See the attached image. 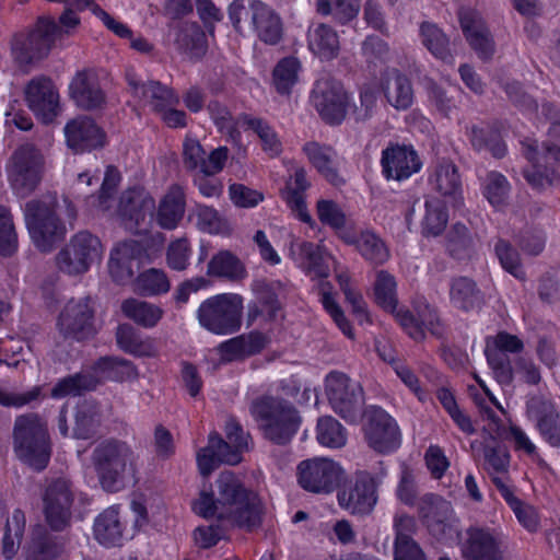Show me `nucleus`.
<instances>
[{
  "mask_svg": "<svg viewBox=\"0 0 560 560\" xmlns=\"http://www.w3.org/2000/svg\"><path fill=\"white\" fill-rule=\"evenodd\" d=\"M192 510L203 518L253 532L262 525L265 505L252 489L231 470L220 472L211 491H201Z\"/></svg>",
  "mask_w": 560,
  "mask_h": 560,
  "instance_id": "nucleus-1",
  "label": "nucleus"
},
{
  "mask_svg": "<svg viewBox=\"0 0 560 560\" xmlns=\"http://www.w3.org/2000/svg\"><path fill=\"white\" fill-rule=\"evenodd\" d=\"M100 487L107 493L124 490L138 471V455L126 441L108 438L100 441L91 454Z\"/></svg>",
  "mask_w": 560,
  "mask_h": 560,
  "instance_id": "nucleus-2",
  "label": "nucleus"
},
{
  "mask_svg": "<svg viewBox=\"0 0 560 560\" xmlns=\"http://www.w3.org/2000/svg\"><path fill=\"white\" fill-rule=\"evenodd\" d=\"M249 411L262 436L276 445L289 444L302 423L295 406L280 397L257 398L252 402Z\"/></svg>",
  "mask_w": 560,
  "mask_h": 560,
  "instance_id": "nucleus-3",
  "label": "nucleus"
},
{
  "mask_svg": "<svg viewBox=\"0 0 560 560\" xmlns=\"http://www.w3.org/2000/svg\"><path fill=\"white\" fill-rule=\"evenodd\" d=\"M13 450L16 457L36 471L44 470L51 456L46 422L36 413L19 416L13 428Z\"/></svg>",
  "mask_w": 560,
  "mask_h": 560,
  "instance_id": "nucleus-4",
  "label": "nucleus"
},
{
  "mask_svg": "<svg viewBox=\"0 0 560 560\" xmlns=\"http://www.w3.org/2000/svg\"><path fill=\"white\" fill-rule=\"evenodd\" d=\"M243 15L250 18L253 32L266 45L276 46L283 39V21L268 3L261 0H234L229 7V18L237 32H241Z\"/></svg>",
  "mask_w": 560,
  "mask_h": 560,
  "instance_id": "nucleus-5",
  "label": "nucleus"
},
{
  "mask_svg": "<svg viewBox=\"0 0 560 560\" xmlns=\"http://www.w3.org/2000/svg\"><path fill=\"white\" fill-rule=\"evenodd\" d=\"M386 476V469L373 474L369 470H357L339 489V505L352 515L364 516L373 512L378 501V487Z\"/></svg>",
  "mask_w": 560,
  "mask_h": 560,
  "instance_id": "nucleus-6",
  "label": "nucleus"
},
{
  "mask_svg": "<svg viewBox=\"0 0 560 560\" xmlns=\"http://www.w3.org/2000/svg\"><path fill=\"white\" fill-rule=\"evenodd\" d=\"M242 313V296L222 293L203 301L197 311V318L207 330L217 335H229L241 328Z\"/></svg>",
  "mask_w": 560,
  "mask_h": 560,
  "instance_id": "nucleus-7",
  "label": "nucleus"
},
{
  "mask_svg": "<svg viewBox=\"0 0 560 560\" xmlns=\"http://www.w3.org/2000/svg\"><path fill=\"white\" fill-rule=\"evenodd\" d=\"M62 37V30L51 18H39L27 34H16L12 40V56L20 67L45 58L55 40Z\"/></svg>",
  "mask_w": 560,
  "mask_h": 560,
  "instance_id": "nucleus-8",
  "label": "nucleus"
},
{
  "mask_svg": "<svg viewBox=\"0 0 560 560\" xmlns=\"http://www.w3.org/2000/svg\"><path fill=\"white\" fill-rule=\"evenodd\" d=\"M325 393L332 410L347 422L357 423L362 417L364 390L359 382L332 371L325 378Z\"/></svg>",
  "mask_w": 560,
  "mask_h": 560,
  "instance_id": "nucleus-9",
  "label": "nucleus"
},
{
  "mask_svg": "<svg viewBox=\"0 0 560 560\" xmlns=\"http://www.w3.org/2000/svg\"><path fill=\"white\" fill-rule=\"evenodd\" d=\"M25 222L35 246L49 252L66 234V226L56 214L54 201L31 200L25 205Z\"/></svg>",
  "mask_w": 560,
  "mask_h": 560,
  "instance_id": "nucleus-10",
  "label": "nucleus"
},
{
  "mask_svg": "<svg viewBox=\"0 0 560 560\" xmlns=\"http://www.w3.org/2000/svg\"><path fill=\"white\" fill-rule=\"evenodd\" d=\"M103 245L101 240L90 231H79L56 256L60 271L70 276L85 273L93 264L101 260Z\"/></svg>",
  "mask_w": 560,
  "mask_h": 560,
  "instance_id": "nucleus-11",
  "label": "nucleus"
},
{
  "mask_svg": "<svg viewBox=\"0 0 560 560\" xmlns=\"http://www.w3.org/2000/svg\"><path fill=\"white\" fill-rule=\"evenodd\" d=\"M43 155L33 144L19 147L12 158L8 174L13 190L20 197L31 195L42 180Z\"/></svg>",
  "mask_w": 560,
  "mask_h": 560,
  "instance_id": "nucleus-12",
  "label": "nucleus"
},
{
  "mask_svg": "<svg viewBox=\"0 0 560 560\" xmlns=\"http://www.w3.org/2000/svg\"><path fill=\"white\" fill-rule=\"evenodd\" d=\"M420 515L431 536L448 544L459 536L457 518L451 502L436 494H425L420 504Z\"/></svg>",
  "mask_w": 560,
  "mask_h": 560,
  "instance_id": "nucleus-13",
  "label": "nucleus"
},
{
  "mask_svg": "<svg viewBox=\"0 0 560 560\" xmlns=\"http://www.w3.org/2000/svg\"><path fill=\"white\" fill-rule=\"evenodd\" d=\"M73 503L74 492L70 480L57 478L47 485L43 494V512L51 530L62 532L70 526Z\"/></svg>",
  "mask_w": 560,
  "mask_h": 560,
  "instance_id": "nucleus-14",
  "label": "nucleus"
},
{
  "mask_svg": "<svg viewBox=\"0 0 560 560\" xmlns=\"http://www.w3.org/2000/svg\"><path fill=\"white\" fill-rule=\"evenodd\" d=\"M155 208V201L148 191L131 188L121 195L118 214L127 231L140 235L149 231Z\"/></svg>",
  "mask_w": 560,
  "mask_h": 560,
  "instance_id": "nucleus-15",
  "label": "nucleus"
},
{
  "mask_svg": "<svg viewBox=\"0 0 560 560\" xmlns=\"http://www.w3.org/2000/svg\"><path fill=\"white\" fill-rule=\"evenodd\" d=\"M311 102L326 124L335 126L345 120L348 95L341 82L329 77L318 79L312 90Z\"/></svg>",
  "mask_w": 560,
  "mask_h": 560,
  "instance_id": "nucleus-16",
  "label": "nucleus"
},
{
  "mask_svg": "<svg viewBox=\"0 0 560 560\" xmlns=\"http://www.w3.org/2000/svg\"><path fill=\"white\" fill-rule=\"evenodd\" d=\"M342 474L338 463L325 457L305 459L298 466L299 485L318 494H328L338 488Z\"/></svg>",
  "mask_w": 560,
  "mask_h": 560,
  "instance_id": "nucleus-17",
  "label": "nucleus"
},
{
  "mask_svg": "<svg viewBox=\"0 0 560 560\" xmlns=\"http://www.w3.org/2000/svg\"><path fill=\"white\" fill-rule=\"evenodd\" d=\"M57 326L66 339L86 340L96 332L94 308L89 296L71 299L62 308Z\"/></svg>",
  "mask_w": 560,
  "mask_h": 560,
  "instance_id": "nucleus-18",
  "label": "nucleus"
},
{
  "mask_svg": "<svg viewBox=\"0 0 560 560\" xmlns=\"http://www.w3.org/2000/svg\"><path fill=\"white\" fill-rule=\"evenodd\" d=\"M369 445L378 453H388L400 444V432L395 420L381 407L371 405L362 412Z\"/></svg>",
  "mask_w": 560,
  "mask_h": 560,
  "instance_id": "nucleus-19",
  "label": "nucleus"
},
{
  "mask_svg": "<svg viewBox=\"0 0 560 560\" xmlns=\"http://www.w3.org/2000/svg\"><path fill=\"white\" fill-rule=\"evenodd\" d=\"M504 551L503 535L495 529L471 526L466 530L462 545L465 560H503Z\"/></svg>",
  "mask_w": 560,
  "mask_h": 560,
  "instance_id": "nucleus-20",
  "label": "nucleus"
},
{
  "mask_svg": "<svg viewBox=\"0 0 560 560\" xmlns=\"http://www.w3.org/2000/svg\"><path fill=\"white\" fill-rule=\"evenodd\" d=\"M416 311L417 316L405 308H400L396 313V320L410 338L416 341H423L425 339V330L436 339L445 337L446 326L435 307L424 303L417 306Z\"/></svg>",
  "mask_w": 560,
  "mask_h": 560,
  "instance_id": "nucleus-21",
  "label": "nucleus"
},
{
  "mask_svg": "<svg viewBox=\"0 0 560 560\" xmlns=\"http://www.w3.org/2000/svg\"><path fill=\"white\" fill-rule=\"evenodd\" d=\"M30 109L45 124L51 122L59 112V94L49 78L32 79L25 88Z\"/></svg>",
  "mask_w": 560,
  "mask_h": 560,
  "instance_id": "nucleus-22",
  "label": "nucleus"
},
{
  "mask_svg": "<svg viewBox=\"0 0 560 560\" xmlns=\"http://www.w3.org/2000/svg\"><path fill=\"white\" fill-rule=\"evenodd\" d=\"M381 165L386 179L401 182L418 173L422 162L411 145L390 144L382 152Z\"/></svg>",
  "mask_w": 560,
  "mask_h": 560,
  "instance_id": "nucleus-23",
  "label": "nucleus"
},
{
  "mask_svg": "<svg viewBox=\"0 0 560 560\" xmlns=\"http://www.w3.org/2000/svg\"><path fill=\"white\" fill-rule=\"evenodd\" d=\"M281 290L280 281L255 280L252 283L255 301L248 304V319L255 320L258 317H264L266 322L276 320L282 308L278 296Z\"/></svg>",
  "mask_w": 560,
  "mask_h": 560,
  "instance_id": "nucleus-24",
  "label": "nucleus"
},
{
  "mask_svg": "<svg viewBox=\"0 0 560 560\" xmlns=\"http://www.w3.org/2000/svg\"><path fill=\"white\" fill-rule=\"evenodd\" d=\"M68 147L75 153L103 148L105 132L89 116H79L65 127Z\"/></svg>",
  "mask_w": 560,
  "mask_h": 560,
  "instance_id": "nucleus-25",
  "label": "nucleus"
},
{
  "mask_svg": "<svg viewBox=\"0 0 560 560\" xmlns=\"http://www.w3.org/2000/svg\"><path fill=\"white\" fill-rule=\"evenodd\" d=\"M69 90L71 98L82 109H98L106 103V95L93 70L79 71L72 79Z\"/></svg>",
  "mask_w": 560,
  "mask_h": 560,
  "instance_id": "nucleus-26",
  "label": "nucleus"
},
{
  "mask_svg": "<svg viewBox=\"0 0 560 560\" xmlns=\"http://www.w3.org/2000/svg\"><path fill=\"white\" fill-rule=\"evenodd\" d=\"M459 23L467 42L478 57L482 60L491 59L494 43L480 14L474 10H462Z\"/></svg>",
  "mask_w": 560,
  "mask_h": 560,
  "instance_id": "nucleus-27",
  "label": "nucleus"
},
{
  "mask_svg": "<svg viewBox=\"0 0 560 560\" xmlns=\"http://www.w3.org/2000/svg\"><path fill=\"white\" fill-rule=\"evenodd\" d=\"M527 412L533 418L545 441L552 447L560 446V416L551 401L541 396L532 397Z\"/></svg>",
  "mask_w": 560,
  "mask_h": 560,
  "instance_id": "nucleus-28",
  "label": "nucleus"
},
{
  "mask_svg": "<svg viewBox=\"0 0 560 560\" xmlns=\"http://www.w3.org/2000/svg\"><path fill=\"white\" fill-rule=\"evenodd\" d=\"M433 188L448 199L453 207L463 203L462 182L457 166L451 161L441 162L431 177Z\"/></svg>",
  "mask_w": 560,
  "mask_h": 560,
  "instance_id": "nucleus-29",
  "label": "nucleus"
},
{
  "mask_svg": "<svg viewBox=\"0 0 560 560\" xmlns=\"http://www.w3.org/2000/svg\"><path fill=\"white\" fill-rule=\"evenodd\" d=\"M185 194L180 186L173 185L161 199L156 222L164 230H174L182 221L185 213Z\"/></svg>",
  "mask_w": 560,
  "mask_h": 560,
  "instance_id": "nucleus-30",
  "label": "nucleus"
},
{
  "mask_svg": "<svg viewBox=\"0 0 560 560\" xmlns=\"http://www.w3.org/2000/svg\"><path fill=\"white\" fill-rule=\"evenodd\" d=\"M124 530L125 527L120 520L118 506L105 509L94 521V537L106 547L120 545Z\"/></svg>",
  "mask_w": 560,
  "mask_h": 560,
  "instance_id": "nucleus-31",
  "label": "nucleus"
},
{
  "mask_svg": "<svg viewBox=\"0 0 560 560\" xmlns=\"http://www.w3.org/2000/svg\"><path fill=\"white\" fill-rule=\"evenodd\" d=\"M129 85L132 88L133 94L142 96L156 114L166 107L175 106L179 102L174 91L159 81L139 83L129 79Z\"/></svg>",
  "mask_w": 560,
  "mask_h": 560,
  "instance_id": "nucleus-32",
  "label": "nucleus"
},
{
  "mask_svg": "<svg viewBox=\"0 0 560 560\" xmlns=\"http://www.w3.org/2000/svg\"><path fill=\"white\" fill-rule=\"evenodd\" d=\"M62 552V546L57 537L45 527L33 530L30 541L23 548L24 560H54Z\"/></svg>",
  "mask_w": 560,
  "mask_h": 560,
  "instance_id": "nucleus-33",
  "label": "nucleus"
},
{
  "mask_svg": "<svg viewBox=\"0 0 560 560\" xmlns=\"http://www.w3.org/2000/svg\"><path fill=\"white\" fill-rule=\"evenodd\" d=\"M467 137L476 151L488 150L492 156L501 159L506 153V145L503 142L498 128L489 122L472 125L467 129Z\"/></svg>",
  "mask_w": 560,
  "mask_h": 560,
  "instance_id": "nucleus-34",
  "label": "nucleus"
},
{
  "mask_svg": "<svg viewBox=\"0 0 560 560\" xmlns=\"http://www.w3.org/2000/svg\"><path fill=\"white\" fill-rule=\"evenodd\" d=\"M307 43L311 51L322 60H331L339 52V37L336 31L324 23L313 25L307 32Z\"/></svg>",
  "mask_w": 560,
  "mask_h": 560,
  "instance_id": "nucleus-35",
  "label": "nucleus"
},
{
  "mask_svg": "<svg viewBox=\"0 0 560 560\" xmlns=\"http://www.w3.org/2000/svg\"><path fill=\"white\" fill-rule=\"evenodd\" d=\"M137 244L132 241L118 244L110 253L108 269L112 278L118 283H126L133 279L135 250Z\"/></svg>",
  "mask_w": 560,
  "mask_h": 560,
  "instance_id": "nucleus-36",
  "label": "nucleus"
},
{
  "mask_svg": "<svg viewBox=\"0 0 560 560\" xmlns=\"http://www.w3.org/2000/svg\"><path fill=\"white\" fill-rule=\"evenodd\" d=\"M117 346L126 353L140 357L153 358L158 349L151 338H142L141 334L130 324H120L116 329Z\"/></svg>",
  "mask_w": 560,
  "mask_h": 560,
  "instance_id": "nucleus-37",
  "label": "nucleus"
},
{
  "mask_svg": "<svg viewBox=\"0 0 560 560\" xmlns=\"http://www.w3.org/2000/svg\"><path fill=\"white\" fill-rule=\"evenodd\" d=\"M310 187L306 179V171L303 167L296 168L293 177H291L285 188L282 190V198L289 208L296 212L299 219L305 223L313 222L311 214L307 212L303 192Z\"/></svg>",
  "mask_w": 560,
  "mask_h": 560,
  "instance_id": "nucleus-38",
  "label": "nucleus"
},
{
  "mask_svg": "<svg viewBox=\"0 0 560 560\" xmlns=\"http://www.w3.org/2000/svg\"><path fill=\"white\" fill-rule=\"evenodd\" d=\"M387 102L398 110L409 108L413 102L410 80L397 70L389 72L383 83Z\"/></svg>",
  "mask_w": 560,
  "mask_h": 560,
  "instance_id": "nucleus-39",
  "label": "nucleus"
},
{
  "mask_svg": "<svg viewBox=\"0 0 560 560\" xmlns=\"http://www.w3.org/2000/svg\"><path fill=\"white\" fill-rule=\"evenodd\" d=\"M525 158L533 163L532 168L525 170L523 175L526 182L537 190H542L547 186H552L560 180V176L556 171H546L539 159H536L537 142L535 140H526L522 142Z\"/></svg>",
  "mask_w": 560,
  "mask_h": 560,
  "instance_id": "nucleus-40",
  "label": "nucleus"
},
{
  "mask_svg": "<svg viewBox=\"0 0 560 560\" xmlns=\"http://www.w3.org/2000/svg\"><path fill=\"white\" fill-rule=\"evenodd\" d=\"M450 299L452 304L465 312L479 307L482 294L477 283L468 277L453 278L450 283Z\"/></svg>",
  "mask_w": 560,
  "mask_h": 560,
  "instance_id": "nucleus-41",
  "label": "nucleus"
},
{
  "mask_svg": "<svg viewBox=\"0 0 560 560\" xmlns=\"http://www.w3.org/2000/svg\"><path fill=\"white\" fill-rule=\"evenodd\" d=\"M312 165L332 185H339L343 180L334 166L335 151L332 148L322 145L318 142H307L303 147Z\"/></svg>",
  "mask_w": 560,
  "mask_h": 560,
  "instance_id": "nucleus-42",
  "label": "nucleus"
},
{
  "mask_svg": "<svg viewBox=\"0 0 560 560\" xmlns=\"http://www.w3.org/2000/svg\"><path fill=\"white\" fill-rule=\"evenodd\" d=\"M122 314L144 328H153L163 316V310L147 301L138 299H127L121 303Z\"/></svg>",
  "mask_w": 560,
  "mask_h": 560,
  "instance_id": "nucleus-43",
  "label": "nucleus"
},
{
  "mask_svg": "<svg viewBox=\"0 0 560 560\" xmlns=\"http://www.w3.org/2000/svg\"><path fill=\"white\" fill-rule=\"evenodd\" d=\"M207 275L236 281L245 278L246 269L234 254L229 250H221L208 262Z\"/></svg>",
  "mask_w": 560,
  "mask_h": 560,
  "instance_id": "nucleus-44",
  "label": "nucleus"
},
{
  "mask_svg": "<svg viewBox=\"0 0 560 560\" xmlns=\"http://www.w3.org/2000/svg\"><path fill=\"white\" fill-rule=\"evenodd\" d=\"M25 523V514L20 509L13 511L11 518H7L1 544V555L4 559L12 560L16 556L24 535Z\"/></svg>",
  "mask_w": 560,
  "mask_h": 560,
  "instance_id": "nucleus-45",
  "label": "nucleus"
},
{
  "mask_svg": "<svg viewBox=\"0 0 560 560\" xmlns=\"http://www.w3.org/2000/svg\"><path fill=\"white\" fill-rule=\"evenodd\" d=\"M446 250L457 260L469 259L475 254V240L469 229L455 223L446 235Z\"/></svg>",
  "mask_w": 560,
  "mask_h": 560,
  "instance_id": "nucleus-46",
  "label": "nucleus"
},
{
  "mask_svg": "<svg viewBox=\"0 0 560 560\" xmlns=\"http://www.w3.org/2000/svg\"><path fill=\"white\" fill-rule=\"evenodd\" d=\"M261 337L250 335L249 337L237 336L219 345L218 350L221 359L228 362L255 354L261 349Z\"/></svg>",
  "mask_w": 560,
  "mask_h": 560,
  "instance_id": "nucleus-47",
  "label": "nucleus"
},
{
  "mask_svg": "<svg viewBox=\"0 0 560 560\" xmlns=\"http://www.w3.org/2000/svg\"><path fill=\"white\" fill-rule=\"evenodd\" d=\"M207 110L219 131L225 133L233 143H238L241 132L237 129V125L242 122L240 116L235 119L229 107L218 100L210 101L207 105Z\"/></svg>",
  "mask_w": 560,
  "mask_h": 560,
  "instance_id": "nucleus-48",
  "label": "nucleus"
},
{
  "mask_svg": "<svg viewBox=\"0 0 560 560\" xmlns=\"http://www.w3.org/2000/svg\"><path fill=\"white\" fill-rule=\"evenodd\" d=\"M301 62L295 57L282 58L272 71V83L281 95H289L299 81Z\"/></svg>",
  "mask_w": 560,
  "mask_h": 560,
  "instance_id": "nucleus-49",
  "label": "nucleus"
},
{
  "mask_svg": "<svg viewBox=\"0 0 560 560\" xmlns=\"http://www.w3.org/2000/svg\"><path fill=\"white\" fill-rule=\"evenodd\" d=\"M348 243L354 244L359 253L373 265L384 264L389 253L384 242L373 232H362L354 240H347Z\"/></svg>",
  "mask_w": 560,
  "mask_h": 560,
  "instance_id": "nucleus-50",
  "label": "nucleus"
},
{
  "mask_svg": "<svg viewBox=\"0 0 560 560\" xmlns=\"http://www.w3.org/2000/svg\"><path fill=\"white\" fill-rule=\"evenodd\" d=\"M97 380L91 374L77 373L59 380L51 389V397L80 396L85 392L94 390Z\"/></svg>",
  "mask_w": 560,
  "mask_h": 560,
  "instance_id": "nucleus-51",
  "label": "nucleus"
},
{
  "mask_svg": "<svg viewBox=\"0 0 560 560\" xmlns=\"http://www.w3.org/2000/svg\"><path fill=\"white\" fill-rule=\"evenodd\" d=\"M420 34L423 45L432 52V55L445 62L453 61V56L450 51L448 38L436 24L423 22L420 25Z\"/></svg>",
  "mask_w": 560,
  "mask_h": 560,
  "instance_id": "nucleus-52",
  "label": "nucleus"
},
{
  "mask_svg": "<svg viewBox=\"0 0 560 560\" xmlns=\"http://www.w3.org/2000/svg\"><path fill=\"white\" fill-rule=\"evenodd\" d=\"M511 455L504 445L486 444L483 446V469L491 480L495 477L509 476Z\"/></svg>",
  "mask_w": 560,
  "mask_h": 560,
  "instance_id": "nucleus-53",
  "label": "nucleus"
},
{
  "mask_svg": "<svg viewBox=\"0 0 560 560\" xmlns=\"http://www.w3.org/2000/svg\"><path fill=\"white\" fill-rule=\"evenodd\" d=\"M448 213L445 205L438 198L425 201V214L422 220V232L424 235L438 236L446 228Z\"/></svg>",
  "mask_w": 560,
  "mask_h": 560,
  "instance_id": "nucleus-54",
  "label": "nucleus"
},
{
  "mask_svg": "<svg viewBox=\"0 0 560 560\" xmlns=\"http://www.w3.org/2000/svg\"><path fill=\"white\" fill-rule=\"evenodd\" d=\"M240 120L248 129L254 130L262 142V149L271 156L281 152V142L275 130L261 118L252 117L247 114H241Z\"/></svg>",
  "mask_w": 560,
  "mask_h": 560,
  "instance_id": "nucleus-55",
  "label": "nucleus"
},
{
  "mask_svg": "<svg viewBox=\"0 0 560 560\" xmlns=\"http://www.w3.org/2000/svg\"><path fill=\"white\" fill-rule=\"evenodd\" d=\"M374 295L377 305L396 316V313L399 311L397 310L396 281L395 278L385 270H381L377 273L374 284Z\"/></svg>",
  "mask_w": 560,
  "mask_h": 560,
  "instance_id": "nucleus-56",
  "label": "nucleus"
},
{
  "mask_svg": "<svg viewBox=\"0 0 560 560\" xmlns=\"http://www.w3.org/2000/svg\"><path fill=\"white\" fill-rule=\"evenodd\" d=\"M176 44L180 49L199 57L207 49L206 34L197 23H186L177 34Z\"/></svg>",
  "mask_w": 560,
  "mask_h": 560,
  "instance_id": "nucleus-57",
  "label": "nucleus"
},
{
  "mask_svg": "<svg viewBox=\"0 0 560 560\" xmlns=\"http://www.w3.org/2000/svg\"><path fill=\"white\" fill-rule=\"evenodd\" d=\"M317 440L327 447H341L347 441L345 428L330 416L322 417L317 422Z\"/></svg>",
  "mask_w": 560,
  "mask_h": 560,
  "instance_id": "nucleus-58",
  "label": "nucleus"
},
{
  "mask_svg": "<svg viewBox=\"0 0 560 560\" xmlns=\"http://www.w3.org/2000/svg\"><path fill=\"white\" fill-rule=\"evenodd\" d=\"M137 290L145 296L159 295L170 290V281L163 270L151 268L137 277Z\"/></svg>",
  "mask_w": 560,
  "mask_h": 560,
  "instance_id": "nucleus-59",
  "label": "nucleus"
},
{
  "mask_svg": "<svg viewBox=\"0 0 560 560\" xmlns=\"http://www.w3.org/2000/svg\"><path fill=\"white\" fill-rule=\"evenodd\" d=\"M485 354L498 383L510 385L513 381V368L509 355L498 350H491L490 339L487 340Z\"/></svg>",
  "mask_w": 560,
  "mask_h": 560,
  "instance_id": "nucleus-60",
  "label": "nucleus"
},
{
  "mask_svg": "<svg viewBox=\"0 0 560 560\" xmlns=\"http://www.w3.org/2000/svg\"><path fill=\"white\" fill-rule=\"evenodd\" d=\"M298 246L300 255L305 261L307 272L318 278L328 277L329 268L325 261L322 247L311 242H302Z\"/></svg>",
  "mask_w": 560,
  "mask_h": 560,
  "instance_id": "nucleus-61",
  "label": "nucleus"
},
{
  "mask_svg": "<svg viewBox=\"0 0 560 560\" xmlns=\"http://www.w3.org/2000/svg\"><path fill=\"white\" fill-rule=\"evenodd\" d=\"M360 9L359 0H318L317 12L323 15L332 13L340 23H347L357 16Z\"/></svg>",
  "mask_w": 560,
  "mask_h": 560,
  "instance_id": "nucleus-62",
  "label": "nucleus"
},
{
  "mask_svg": "<svg viewBox=\"0 0 560 560\" xmlns=\"http://www.w3.org/2000/svg\"><path fill=\"white\" fill-rule=\"evenodd\" d=\"M494 252L505 271L516 279H525V271L521 262L520 254L508 241L499 238L494 245Z\"/></svg>",
  "mask_w": 560,
  "mask_h": 560,
  "instance_id": "nucleus-63",
  "label": "nucleus"
},
{
  "mask_svg": "<svg viewBox=\"0 0 560 560\" xmlns=\"http://www.w3.org/2000/svg\"><path fill=\"white\" fill-rule=\"evenodd\" d=\"M509 191L510 184L504 175L499 172H490L487 175L483 194L492 206L503 205Z\"/></svg>",
  "mask_w": 560,
  "mask_h": 560,
  "instance_id": "nucleus-64",
  "label": "nucleus"
}]
</instances>
